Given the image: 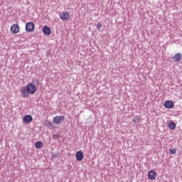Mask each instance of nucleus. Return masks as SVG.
I'll return each instance as SVG.
<instances>
[{
    "mask_svg": "<svg viewBox=\"0 0 182 182\" xmlns=\"http://www.w3.org/2000/svg\"><path fill=\"white\" fill-rule=\"evenodd\" d=\"M26 89L28 91L30 95H33V93L36 92V86H35V85L31 82L26 85Z\"/></svg>",
    "mask_w": 182,
    "mask_h": 182,
    "instance_id": "f257e3e1",
    "label": "nucleus"
},
{
    "mask_svg": "<svg viewBox=\"0 0 182 182\" xmlns=\"http://www.w3.org/2000/svg\"><path fill=\"white\" fill-rule=\"evenodd\" d=\"M65 120V116L61 115V116H56L53 118V124H61L62 122Z\"/></svg>",
    "mask_w": 182,
    "mask_h": 182,
    "instance_id": "f03ea898",
    "label": "nucleus"
},
{
    "mask_svg": "<svg viewBox=\"0 0 182 182\" xmlns=\"http://www.w3.org/2000/svg\"><path fill=\"white\" fill-rule=\"evenodd\" d=\"M35 29V23L33 22H28L26 24V31L27 32H33V30Z\"/></svg>",
    "mask_w": 182,
    "mask_h": 182,
    "instance_id": "7ed1b4c3",
    "label": "nucleus"
},
{
    "mask_svg": "<svg viewBox=\"0 0 182 182\" xmlns=\"http://www.w3.org/2000/svg\"><path fill=\"white\" fill-rule=\"evenodd\" d=\"M70 15V14H69V12H68V11H63L60 14V18L61 21H69Z\"/></svg>",
    "mask_w": 182,
    "mask_h": 182,
    "instance_id": "20e7f679",
    "label": "nucleus"
},
{
    "mask_svg": "<svg viewBox=\"0 0 182 182\" xmlns=\"http://www.w3.org/2000/svg\"><path fill=\"white\" fill-rule=\"evenodd\" d=\"M11 32H12V33H19V25L18 24H13L11 26Z\"/></svg>",
    "mask_w": 182,
    "mask_h": 182,
    "instance_id": "39448f33",
    "label": "nucleus"
},
{
    "mask_svg": "<svg viewBox=\"0 0 182 182\" xmlns=\"http://www.w3.org/2000/svg\"><path fill=\"white\" fill-rule=\"evenodd\" d=\"M173 60L174 62H180L182 59V55L181 53H177L172 57Z\"/></svg>",
    "mask_w": 182,
    "mask_h": 182,
    "instance_id": "423d86ee",
    "label": "nucleus"
},
{
    "mask_svg": "<svg viewBox=\"0 0 182 182\" xmlns=\"http://www.w3.org/2000/svg\"><path fill=\"white\" fill-rule=\"evenodd\" d=\"M75 157L77 161H82L83 160V152L82 151H78L75 154Z\"/></svg>",
    "mask_w": 182,
    "mask_h": 182,
    "instance_id": "0eeeda50",
    "label": "nucleus"
},
{
    "mask_svg": "<svg viewBox=\"0 0 182 182\" xmlns=\"http://www.w3.org/2000/svg\"><path fill=\"white\" fill-rule=\"evenodd\" d=\"M157 177V173H156L154 171H150L148 173V178L149 180H154Z\"/></svg>",
    "mask_w": 182,
    "mask_h": 182,
    "instance_id": "6e6552de",
    "label": "nucleus"
},
{
    "mask_svg": "<svg viewBox=\"0 0 182 182\" xmlns=\"http://www.w3.org/2000/svg\"><path fill=\"white\" fill-rule=\"evenodd\" d=\"M164 107H166V109H172V107H174V103L170 100L166 101L164 103Z\"/></svg>",
    "mask_w": 182,
    "mask_h": 182,
    "instance_id": "1a4fd4ad",
    "label": "nucleus"
},
{
    "mask_svg": "<svg viewBox=\"0 0 182 182\" xmlns=\"http://www.w3.org/2000/svg\"><path fill=\"white\" fill-rule=\"evenodd\" d=\"M43 32L44 35H50V33H52V31L50 30V28H49L47 26L43 28Z\"/></svg>",
    "mask_w": 182,
    "mask_h": 182,
    "instance_id": "9d476101",
    "label": "nucleus"
},
{
    "mask_svg": "<svg viewBox=\"0 0 182 182\" xmlns=\"http://www.w3.org/2000/svg\"><path fill=\"white\" fill-rule=\"evenodd\" d=\"M21 93L23 96V97L28 98L29 97V92L26 88H23L21 90Z\"/></svg>",
    "mask_w": 182,
    "mask_h": 182,
    "instance_id": "9b49d317",
    "label": "nucleus"
},
{
    "mask_svg": "<svg viewBox=\"0 0 182 182\" xmlns=\"http://www.w3.org/2000/svg\"><path fill=\"white\" fill-rule=\"evenodd\" d=\"M32 120H33V118H32L31 115H26L23 118V122H25V123H31Z\"/></svg>",
    "mask_w": 182,
    "mask_h": 182,
    "instance_id": "f8f14e48",
    "label": "nucleus"
},
{
    "mask_svg": "<svg viewBox=\"0 0 182 182\" xmlns=\"http://www.w3.org/2000/svg\"><path fill=\"white\" fill-rule=\"evenodd\" d=\"M168 127L169 130H174L176 129V123L174 122H171L168 124Z\"/></svg>",
    "mask_w": 182,
    "mask_h": 182,
    "instance_id": "ddd939ff",
    "label": "nucleus"
},
{
    "mask_svg": "<svg viewBox=\"0 0 182 182\" xmlns=\"http://www.w3.org/2000/svg\"><path fill=\"white\" fill-rule=\"evenodd\" d=\"M36 147L37 149H42V147H43V143H42V141H38L36 143Z\"/></svg>",
    "mask_w": 182,
    "mask_h": 182,
    "instance_id": "4468645a",
    "label": "nucleus"
},
{
    "mask_svg": "<svg viewBox=\"0 0 182 182\" xmlns=\"http://www.w3.org/2000/svg\"><path fill=\"white\" fill-rule=\"evenodd\" d=\"M139 122H140V117H134V119H133L134 123H139Z\"/></svg>",
    "mask_w": 182,
    "mask_h": 182,
    "instance_id": "2eb2a0df",
    "label": "nucleus"
},
{
    "mask_svg": "<svg viewBox=\"0 0 182 182\" xmlns=\"http://www.w3.org/2000/svg\"><path fill=\"white\" fill-rule=\"evenodd\" d=\"M177 150L176 149H169V153L170 154H176Z\"/></svg>",
    "mask_w": 182,
    "mask_h": 182,
    "instance_id": "dca6fc26",
    "label": "nucleus"
},
{
    "mask_svg": "<svg viewBox=\"0 0 182 182\" xmlns=\"http://www.w3.org/2000/svg\"><path fill=\"white\" fill-rule=\"evenodd\" d=\"M100 28H102V23H98L97 24V29H100Z\"/></svg>",
    "mask_w": 182,
    "mask_h": 182,
    "instance_id": "f3484780",
    "label": "nucleus"
},
{
    "mask_svg": "<svg viewBox=\"0 0 182 182\" xmlns=\"http://www.w3.org/2000/svg\"><path fill=\"white\" fill-rule=\"evenodd\" d=\"M47 126H48V127H50L52 126V122H48L47 123Z\"/></svg>",
    "mask_w": 182,
    "mask_h": 182,
    "instance_id": "a211bd4d",
    "label": "nucleus"
},
{
    "mask_svg": "<svg viewBox=\"0 0 182 182\" xmlns=\"http://www.w3.org/2000/svg\"><path fill=\"white\" fill-rule=\"evenodd\" d=\"M55 137H59V135H55Z\"/></svg>",
    "mask_w": 182,
    "mask_h": 182,
    "instance_id": "6ab92c4d",
    "label": "nucleus"
},
{
    "mask_svg": "<svg viewBox=\"0 0 182 182\" xmlns=\"http://www.w3.org/2000/svg\"><path fill=\"white\" fill-rule=\"evenodd\" d=\"M56 155H55V154H53V157L55 156Z\"/></svg>",
    "mask_w": 182,
    "mask_h": 182,
    "instance_id": "aec40b11",
    "label": "nucleus"
},
{
    "mask_svg": "<svg viewBox=\"0 0 182 182\" xmlns=\"http://www.w3.org/2000/svg\"><path fill=\"white\" fill-rule=\"evenodd\" d=\"M36 82L38 83V82H39V81L38 80H36Z\"/></svg>",
    "mask_w": 182,
    "mask_h": 182,
    "instance_id": "412c9836",
    "label": "nucleus"
},
{
    "mask_svg": "<svg viewBox=\"0 0 182 182\" xmlns=\"http://www.w3.org/2000/svg\"><path fill=\"white\" fill-rule=\"evenodd\" d=\"M53 139H56L55 136H53Z\"/></svg>",
    "mask_w": 182,
    "mask_h": 182,
    "instance_id": "4be33fe9",
    "label": "nucleus"
}]
</instances>
